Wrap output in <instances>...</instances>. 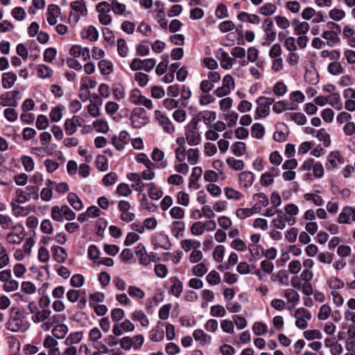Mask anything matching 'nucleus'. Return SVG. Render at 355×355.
<instances>
[{"label":"nucleus","mask_w":355,"mask_h":355,"mask_svg":"<svg viewBox=\"0 0 355 355\" xmlns=\"http://www.w3.org/2000/svg\"><path fill=\"white\" fill-rule=\"evenodd\" d=\"M24 318V315L19 308L12 307L10 309V320L7 322L8 329L13 332L25 330L26 325Z\"/></svg>","instance_id":"nucleus-1"},{"label":"nucleus","mask_w":355,"mask_h":355,"mask_svg":"<svg viewBox=\"0 0 355 355\" xmlns=\"http://www.w3.org/2000/svg\"><path fill=\"white\" fill-rule=\"evenodd\" d=\"M25 236L26 233L24 227L18 223L15 224L12 231L7 234L6 239L10 244L19 245L23 241Z\"/></svg>","instance_id":"nucleus-2"},{"label":"nucleus","mask_w":355,"mask_h":355,"mask_svg":"<svg viewBox=\"0 0 355 355\" xmlns=\"http://www.w3.org/2000/svg\"><path fill=\"white\" fill-rule=\"evenodd\" d=\"M294 317L296 318L295 325L302 329H304L308 326V321L311 318V314L309 310L305 308H299L295 311Z\"/></svg>","instance_id":"nucleus-3"},{"label":"nucleus","mask_w":355,"mask_h":355,"mask_svg":"<svg viewBox=\"0 0 355 355\" xmlns=\"http://www.w3.org/2000/svg\"><path fill=\"white\" fill-rule=\"evenodd\" d=\"M96 10L98 12V19L103 25H108L112 21V17L109 15L111 11V6L107 1H102L97 4Z\"/></svg>","instance_id":"nucleus-4"},{"label":"nucleus","mask_w":355,"mask_h":355,"mask_svg":"<svg viewBox=\"0 0 355 355\" xmlns=\"http://www.w3.org/2000/svg\"><path fill=\"white\" fill-rule=\"evenodd\" d=\"M186 139L190 146H196L200 142V135L198 132L197 122L190 123L186 132Z\"/></svg>","instance_id":"nucleus-5"},{"label":"nucleus","mask_w":355,"mask_h":355,"mask_svg":"<svg viewBox=\"0 0 355 355\" xmlns=\"http://www.w3.org/2000/svg\"><path fill=\"white\" fill-rule=\"evenodd\" d=\"M353 221H355V207H345L339 214L338 222L340 224H349Z\"/></svg>","instance_id":"nucleus-6"},{"label":"nucleus","mask_w":355,"mask_h":355,"mask_svg":"<svg viewBox=\"0 0 355 355\" xmlns=\"http://www.w3.org/2000/svg\"><path fill=\"white\" fill-rule=\"evenodd\" d=\"M155 119L159 122V125L162 126L165 132L172 133L174 131V127L168 117L164 116L159 110L155 112Z\"/></svg>","instance_id":"nucleus-7"},{"label":"nucleus","mask_w":355,"mask_h":355,"mask_svg":"<svg viewBox=\"0 0 355 355\" xmlns=\"http://www.w3.org/2000/svg\"><path fill=\"white\" fill-rule=\"evenodd\" d=\"M69 53L73 58H82L86 60L90 56L89 50L87 47H82L80 45H73L70 49Z\"/></svg>","instance_id":"nucleus-8"},{"label":"nucleus","mask_w":355,"mask_h":355,"mask_svg":"<svg viewBox=\"0 0 355 355\" xmlns=\"http://www.w3.org/2000/svg\"><path fill=\"white\" fill-rule=\"evenodd\" d=\"M60 13V8L55 4H51L48 6L46 19L51 26L57 23V17Z\"/></svg>","instance_id":"nucleus-9"},{"label":"nucleus","mask_w":355,"mask_h":355,"mask_svg":"<svg viewBox=\"0 0 355 355\" xmlns=\"http://www.w3.org/2000/svg\"><path fill=\"white\" fill-rule=\"evenodd\" d=\"M165 325L164 322L159 321L156 327L152 329L149 333V338L154 342H160L164 340V332L161 329L160 326L163 327Z\"/></svg>","instance_id":"nucleus-10"},{"label":"nucleus","mask_w":355,"mask_h":355,"mask_svg":"<svg viewBox=\"0 0 355 355\" xmlns=\"http://www.w3.org/2000/svg\"><path fill=\"white\" fill-rule=\"evenodd\" d=\"M291 24L294 28L295 33L298 35H306L310 29V26L307 22L300 21L297 19H294Z\"/></svg>","instance_id":"nucleus-11"},{"label":"nucleus","mask_w":355,"mask_h":355,"mask_svg":"<svg viewBox=\"0 0 355 355\" xmlns=\"http://www.w3.org/2000/svg\"><path fill=\"white\" fill-rule=\"evenodd\" d=\"M135 254L141 264L147 266L150 263V256L147 254L144 245L139 244L136 248Z\"/></svg>","instance_id":"nucleus-12"},{"label":"nucleus","mask_w":355,"mask_h":355,"mask_svg":"<svg viewBox=\"0 0 355 355\" xmlns=\"http://www.w3.org/2000/svg\"><path fill=\"white\" fill-rule=\"evenodd\" d=\"M340 33L336 32V31H326L323 32L322 36L327 40V44L329 46H333L340 42L338 35Z\"/></svg>","instance_id":"nucleus-13"},{"label":"nucleus","mask_w":355,"mask_h":355,"mask_svg":"<svg viewBox=\"0 0 355 355\" xmlns=\"http://www.w3.org/2000/svg\"><path fill=\"white\" fill-rule=\"evenodd\" d=\"M17 75L13 72H6L2 75V86L5 89L11 88L17 80Z\"/></svg>","instance_id":"nucleus-14"},{"label":"nucleus","mask_w":355,"mask_h":355,"mask_svg":"<svg viewBox=\"0 0 355 355\" xmlns=\"http://www.w3.org/2000/svg\"><path fill=\"white\" fill-rule=\"evenodd\" d=\"M53 259L58 263H64L67 258L64 248L60 246H53L51 248Z\"/></svg>","instance_id":"nucleus-15"},{"label":"nucleus","mask_w":355,"mask_h":355,"mask_svg":"<svg viewBox=\"0 0 355 355\" xmlns=\"http://www.w3.org/2000/svg\"><path fill=\"white\" fill-rule=\"evenodd\" d=\"M70 6L73 12L78 13L82 16H86L87 15L86 4L83 0L72 1L70 3Z\"/></svg>","instance_id":"nucleus-16"},{"label":"nucleus","mask_w":355,"mask_h":355,"mask_svg":"<svg viewBox=\"0 0 355 355\" xmlns=\"http://www.w3.org/2000/svg\"><path fill=\"white\" fill-rule=\"evenodd\" d=\"M131 318L134 321H138L142 327L149 324V320L142 310H137L131 313Z\"/></svg>","instance_id":"nucleus-17"},{"label":"nucleus","mask_w":355,"mask_h":355,"mask_svg":"<svg viewBox=\"0 0 355 355\" xmlns=\"http://www.w3.org/2000/svg\"><path fill=\"white\" fill-rule=\"evenodd\" d=\"M193 336L196 340L200 342L201 345L209 344L211 337L205 334L202 329H196L193 333Z\"/></svg>","instance_id":"nucleus-18"},{"label":"nucleus","mask_w":355,"mask_h":355,"mask_svg":"<svg viewBox=\"0 0 355 355\" xmlns=\"http://www.w3.org/2000/svg\"><path fill=\"white\" fill-rule=\"evenodd\" d=\"M171 286L169 293L176 297H179L182 292V283L177 277H172L170 279Z\"/></svg>","instance_id":"nucleus-19"},{"label":"nucleus","mask_w":355,"mask_h":355,"mask_svg":"<svg viewBox=\"0 0 355 355\" xmlns=\"http://www.w3.org/2000/svg\"><path fill=\"white\" fill-rule=\"evenodd\" d=\"M271 280L278 282L286 286H288L290 283L289 276L285 270H279L277 273L272 275Z\"/></svg>","instance_id":"nucleus-20"},{"label":"nucleus","mask_w":355,"mask_h":355,"mask_svg":"<svg viewBox=\"0 0 355 355\" xmlns=\"http://www.w3.org/2000/svg\"><path fill=\"white\" fill-rule=\"evenodd\" d=\"M239 180L243 187L248 188L250 187L254 182V175L251 172L244 171L240 173Z\"/></svg>","instance_id":"nucleus-21"},{"label":"nucleus","mask_w":355,"mask_h":355,"mask_svg":"<svg viewBox=\"0 0 355 355\" xmlns=\"http://www.w3.org/2000/svg\"><path fill=\"white\" fill-rule=\"evenodd\" d=\"M51 311L49 309H44L41 311H38L36 314L32 316V320L35 323L43 322L46 320L49 319Z\"/></svg>","instance_id":"nucleus-22"},{"label":"nucleus","mask_w":355,"mask_h":355,"mask_svg":"<svg viewBox=\"0 0 355 355\" xmlns=\"http://www.w3.org/2000/svg\"><path fill=\"white\" fill-rule=\"evenodd\" d=\"M97 85V82L95 80L89 79L87 77L83 78L81 79V87L80 91L85 92V98H87L89 94V88H94Z\"/></svg>","instance_id":"nucleus-23"},{"label":"nucleus","mask_w":355,"mask_h":355,"mask_svg":"<svg viewBox=\"0 0 355 355\" xmlns=\"http://www.w3.org/2000/svg\"><path fill=\"white\" fill-rule=\"evenodd\" d=\"M238 19L243 21H248L253 24H259L260 18L257 15L248 14L245 12H241L238 15Z\"/></svg>","instance_id":"nucleus-24"},{"label":"nucleus","mask_w":355,"mask_h":355,"mask_svg":"<svg viewBox=\"0 0 355 355\" xmlns=\"http://www.w3.org/2000/svg\"><path fill=\"white\" fill-rule=\"evenodd\" d=\"M67 332L68 327L64 324H58L55 325L52 330L53 336L58 339L64 338Z\"/></svg>","instance_id":"nucleus-25"},{"label":"nucleus","mask_w":355,"mask_h":355,"mask_svg":"<svg viewBox=\"0 0 355 355\" xmlns=\"http://www.w3.org/2000/svg\"><path fill=\"white\" fill-rule=\"evenodd\" d=\"M272 22L270 21L267 27L265 29L266 33V38L264 42H263V45L268 46L270 44L275 40L276 37V33L272 29Z\"/></svg>","instance_id":"nucleus-26"},{"label":"nucleus","mask_w":355,"mask_h":355,"mask_svg":"<svg viewBox=\"0 0 355 355\" xmlns=\"http://www.w3.org/2000/svg\"><path fill=\"white\" fill-rule=\"evenodd\" d=\"M67 200L74 209L79 211L82 209V201L75 193H69L67 195Z\"/></svg>","instance_id":"nucleus-27"},{"label":"nucleus","mask_w":355,"mask_h":355,"mask_svg":"<svg viewBox=\"0 0 355 355\" xmlns=\"http://www.w3.org/2000/svg\"><path fill=\"white\" fill-rule=\"evenodd\" d=\"M284 295L287 299L288 302L292 303L293 306H295L300 300L299 294L294 289L285 290Z\"/></svg>","instance_id":"nucleus-28"},{"label":"nucleus","mask_w":355,"mask_h":355,"mask_svg":"<svg viewBox=\"0 0 355 355\" xmlns=\"http://www.w3.org/2000/svg\"><path fill=\"white\" fill-rule=\"evenodd\" d=\"M12 218L6 214H0V226L4 230L12 229L15 227Z\"/></svg>","instance_id":"nucleus-29"},{"label":"nucleus","mask_w":355,"mask_h":355,"mask_svg":"<svg viewBox=\"0 0 355 355\" xmlns=\"http://www.w3.org/2000/svg\"><path fill=\"white\" fill-rule=\"evenodd\" d=\"M197 117L198 120H204L205 123H207L216 119V114L213 111H202L198 113Z\"/></svg>","instance_id":"nucleus-30"},{"label":"nucleus","mask_w":355,"mask_h":355,"mask_svg":"<svg viewBox=\"0 0 355 355\" xmlns=\"http://www.w3.org/2000/svg\"><path fill=\"white\" fill-rule=\"evenodd\" d=\"M265 134L264 127L259 123L252 125L251 128V135L257 139H261Z\"/></svg>","instance_id":"nucleus-31"},{"label":"nucleus","mask_w":355,"mask_h":355,"mask_svg":"<svg viewBox=\"0 0 355 355\" xmlns=\"http://www.w3.org/2000/svg\"><path fill=\"white\" fill-rule=\"evenodd\" d=\"M226 162L230 167L235 171H241L245 166L244 162L242 160L236 159L234 157H228Z\"/></svg>","instance_id":"nucleus-32"},{"label":"nucleus","mask_w":355,"mask_h":355,"mask_svg":"<svg viewBox=\"0 0 355 355\" xmlns=\"http://www.w3.org/2000/svg\"><path fill=\"white\" fill-rule=\"evenodd\" d=\"M341 162V157L338 153H331L328 157L327 163L326 166L327 168H334L338 163Z\"/></svg>","instance_id":"nucleus-33"},{"label":"nucleus","mask_w":355,"mask_h":355,"mask_svg":"<svg viewBox=\"0 0 355 355\" xmlns=\"http://www.w3.org/2000/svg\"><path fill=\"white\" fill-rule=\"evenodd\" d=\"M83 37L91 41H96L98 37V32L93 26H89L85 32L82 33Z\"/></svg>","instance_id":"nucleus-34"},{"label":"nucleus","mask_w":355,"mask_h":355,"mask_svg":"<svg viewBox=\"0 0 355 355\" xmlns=\"http://www.w3.org/2000/svg\"><path fill=\"white\" fill-rule=\"evenodd\" d=\"M98 66L101 73L104 75H108L112 72L113 66L112 64L109 61L105 60H101L98 62Z\"/></svg>","instance_id":"nucleus-35"},{"label":"nucleus","mask_w":355,"mask_h":355,"mask_svg":"<svg viewBox=\"0 0 355 355\" xmlns=\"http://www.w3.org/2000/svg\"><path fill=\"white\" fill-rule=\"evenodd\" d=\"M187 160L191 165L196 164L199 159V150L197 148H190L187 151Z\"/></svg>","instance_id":"nucleus-36"},{"label":"nucleus","mask_w":355,"mask_h":355,"mask_svg":"<svg viewBox=\"0 0 355 355\" xmlns=\"http://www.w3.org/2000/svg\"><path fill=\"white\" fill-rule=\"evenodd\" d=\"M220 61V66L225 69H231V57L227 52L222 51L220 56H218Z\"/></svg>","instance_id":"nucleus-37"},{"label":"nucleus","mask_w":355,"mask_h":355,"mask_svg":"<svg viewBox=\"0 0 355 355\" xmlns=\"http://www.w3.org/2000/svg\"><path fill=\"white\" fill-rule=\"evenodd\" d=\"M185 228V224L180 220L174 221L173 223L172 233L175 237L182 235V232Z\"/></svg>","instance_id":"nucleus-38"},{"label":"nucleus","mask_w":355,"mask_h":355,"mask_svg":"<svg viewBox=\"0 0 355 355\" xmlns=\"http://www.w3.org/2000/svg\"><path fill=\"white\" fill-rule=\"evenodd\" d=\"M37 71L38 76L42 78H50L53 73V70L44 64L39 65Z\"/></svg>","instance_id":"nucleus-39"},{"label":"nucleus","mask_w":355,"mask_h":355,"mask_svg":"<svg viewBox=\"0 0 355 355\" xmlns=\"http://www.w3.org/2000/svg\"><path fill=\"white\" fill-rule=\"evenodd\" d=\"M150 187L148 195L149 197L153 200H158L159 199L162 195L163 192L158 189L153 183H150L148 184Z\"/></svg>","instance_id":"nucleus-40"},{"label":"nucleus","mask_w":355,"mask_h":355,"mask_svg":"<svg viewBox=\"0 0 355 355\" xmlns=\"http://www.w3.org/2000/svg\"><path fill=\"white\" fill-rule=\"evenodd\" d=\"M81 293L85 294V292L80 290L70 289L67 293V298L70 302L75 303L78 301Z\"/></svg>","instance_id":"nucleus-41"},{"label":"nucleus","mask_w":355,"mask_h":355,"mask_svg":"<svg viewBox=\"0 0 355 355\" xmlns=\"http://www.w3.org/2000/svg\"><path fill=\"white\" fill-rule=\"evenodd\" d=\"M83 338L81 332L71 333L65 340L64 343L67 345H72L78 343Z\"/></svg>","instance_id":"nucleus-42"},{"label":"nucleus","mask_w":355,"mask_h":355,"mask_svg":"<svg viewBox=\"0 0 355 355\" xmlns=\"http://www.w3.org/2000/svg\"><path fill=\"white\" fill-rule=\"evenodd\" d=\"M128 292L130 297L137 299H143L145 296L144 291L135 286H130L128 288Z\"/></svg>","instance_id":"nucleus-43"},{"label":"nucleus","mask_w":355,"mask_h":355,"mask_svg":"<svg viewBox=\"0 0 355 355\" xmlns=\"http://www.w3.org/2000/svg\"><path fill=\"white\" fill-rule=\"evenodd\" d=\"M291 119L294 121L297 124L303 125L306 123V117L303 113L301 112H293L288 114Z\"/></svg>","instance_id":"nucleus-44"},{"label":"nucleus","mask_w":355,"mask_h":355,"mask_svg":"<svg viewBox=\"0 0 355 355\" xmlns=\"http://www.w3.org/2000/svg\"><path fill=\"white\" fill-rule=\"evenodd\" d=\"M0 105L3 107H16L17 106L18 103L16 102V100L12 101V98L9 96V93H6L0 96Z\"/></svg>","instance_id":"nucleus-45"},{"label":"nucleus","mask_w":355,"mask_h":355,"mask_svg":"<svg viewBox=\"0 0 355 355\" xmlns=\"http://www.w3.org/2000/svg\"><path fill=\"white\" fill-rule=\"evenodd\" d=\"M343 69L339 62H331L328 66V71L332 75H338L343 73Z\"/></svg>","instance_id":"nucleus-46"},{"label":"nucleus","mask_w":355,"mask_h":355,"mask_svg":"<svg viewBox=\"0 0 355 355\" xmlns=\"http://www.w3.org/2000/svg\"><path fill=\"white\" fill-rule=\"evenodd\" d=\"M207 281L210 285H217L220 282V277L218 272L211 270L207 275Z\"/></svg>","instance_id":"nucleus-47"},{"label":"nucleus","mask_w":355,"mask_h":355,"mask_svg":"<svg viewBox=\"0 0 355 355\" xmlns=\"http://www.w3.org/2000/svg\"><path fill=\"white\" fill-rule=\"evenodd\" d=\"M276 9L275 5L267 3L259 8V12L265 16L271 15L275 12Z\"/></svg>","instance_id":"nucleus-48"},{"label":"nucleus","mask_w":355,"mask_h":355,"mask_svg":"<svg viewBox=\"0 0 355 355\" xmlns=\"http://www.w3.org/2000/svg\"><path fill=\"white\" fill-rule=\"evenodd\" d=\"M226 313L225 308L219 304L214 305L210 309V314L213 317H223Z\"/></svg>","instance_id":"nucleus-49"},{"label":"nucleus","mask_w":355,"mask_h":355,"mask_svg":"<svg viewBox=\"0 0 355 355\" xmlns=\"http://www.w3.org/2000/svg\"><path fill=\"white\" fill-rule=\"evenodd\" d=\"M208 269L206 265L203 263H200L193 268V274L197 277H202L207 272Z\"/></svg>","instance_id":"nucleus-50"},{"label":"nucleus","mask_w":355,"mask_h":355,"mask_svg":"<svg viewBox=\"0 0 355 355\" xmlns=\"http://www.w3.org/2000/svg\"><path fill=\"white\" fill-rule=\"evenodd\" d=\"M144 96L141 95V92L138 89H134L131 91L130 95V101L132 103L137 105L141 103Z\"/></svg>","instance_id":"nucleus-51"},{"label":"nucleus","mask_w":355,"mask_h":355,"mask_svg":"<svg viewBox=\"0 0 355 355\" xmlns=\"http://www.w3.org/2000/svg\"><path fill=\"white\" fill-rule=\"evenodd\" d=\"M105 300V295L100 292H96L89 295V305L92 306L96 305L97 302H103Z\"/></svg>","instance_id":"nucleus-52"},{"label":"nucleus","mask_w":355,"mask_h":355,"mask_svg":"<svg viewBox=\"0 0 355 355\" xmlns=\"http://www.w3.org/2000/svg\"><path fill=\"white\" fill-rule=\"evenodd\" d=\"M117 175L114 172H110L103 177L102 182L104 185L110 186L114 184L117 181Z\"/></svg>","instance_id":"nucleus-53"},{"label":"nucleus","mask_w":355,"mask_h":355,"mask_svg":"<svg viewBox=\"0 0 355 355\" xmlns=\"http://www.w3.org/2000/svg\"><path fill=\"white\" fill-rule=\"evenodd\" d=\"M60 207L63 218L67 220L75 219L76 214L67 205H62Z\"/></svg>","instance_id":"nucleus-54"},{"label":"nucleus","mask_w":355,"mask_h":355,"mask_svg":"<svg viewBox=\"0 0 355 355\" xmlns=\"http://www.w3.org/2000/svg\"><path fill=\"white\" fill-rule=\"evenodd\" d=\"M110 6H111V10H112L113 12L117 15L123 14L124 11L125 10V8H126V6L125 4L118 2L116 0L112 1Z\"/></svg>","instance_id":"nucleus-55"},{"label":"nucleus","mask_w":355,"mask_h":355,"mask_svg":"<svg viewBox=\"0 0 355 355\" xmlns=\"http://www.w3.org/2000/svg\"><path fill=\"white\" fill-rule=\"evenodd\" d=\"M316 137L318 138V139L320 141H323L324 145L325 146H328L330 144V142H331L330 136L326 132V130L322 128V129L319 130L318 131Z\"/></svg>","instance_id":"nucleus-56"},{"label":"nucleus","mask_w":355,"mask_h":355,"mask_svg":"<svg viewBox=\"0 0 355 355\" xmlns=\"http://www.w3.org/2000/svg\"><path fill=\"white\" fill-rule=\"evenodd\" d=\"M245 150V144L242 141H237L232 146V152L236 156H241Z\"/></svg>","instance_id":"nucleus-57"},{"label":"nucleus","mask_w":355,"mask_h":355,"mask_svg":"<svg viewBox=\"0 0 355 355\" xmlns=\"http://www.w3.org/2000/svg\"><path fill=\"white\" fill-rule=\"evenodd\" d=\"M131 116H133L134 118L137 117L146 123L148 122V118L147 117L146 112L144 108L135 109Z\"/></svg>","instance_id":"nucleus-58"},{"label":"nucleus","mask_w":355,"mask_h":355,"mask_svg":"<svg viewBox=\"0 0 355 355\" xmlns=\"http://www.w3.org/2000/svg\"><path fill=\"white\" fill-rule=\"evenodd\" d=\"M277 173H263L261 178V184L263 186H269L273 182V178L277 176Z\"/></svg>","instance_id":"nucleus-59"},{"label":"nucleus","mask_w":355,"mask_h":355,"mask_svg":"<svg viewBox=\"0 0 355 355\" xmlns=\"http://www.w3.org/2000/svg\"><path fill=\"white\" fill-rule=\"evenodd\" d=\"M252 329L257 336H260L266 333L268 327L266 324L260 322H257L254 324Z\"/></svg>","instance_id":"nucleus-60"},{"label":"nucleus","mask_w":355,"mask_h":355,"mask_svg":"<svg viewBox=\"0 0 355 355\" xmlns=\"http://www.w3.org/2000/svg\"><path fill=\"white\" fill-rule=\"evenodd\" d=\"M3 114L5 118L10 122L15 121L18 117V113L15 109L11 107L6 108L4 110Z\"/></svg>","instance_id":"nucleus-61"},{"label":"nucleus","mask_w":355,"mask_h":355,"mask_svg":"<svg viewBox=\"0 0 355 355\" xmlns=\"http://www.w3.org/2000/svg\"><path fill=\"white\" fill-rule=\"evenodd\" d=\"M329 15L332 19L340 21L345 17V12L343 10L334 8L329 11Z\"/></svg>","instance_id":"nucleus-62"},{"label":"nucleus","mask_w":355,"mask_h":355,"mask_svg":"<svg viewBox=\"0 0 355 355\" xmlns=\"http://www.w3.org/2000/svg\"><path fill=\"white\" fill-rule=\"evenodd\" d=\"M220 327L223 331L227 334H233L234 331V322L231 320H223L221 321Z\"/></svg>","instance_id":"nucleus-63"},{"label":"nucleus","mask_w":355,"mask_h":355,"mask_svg":"<svg viewBox=\"0 0 355 355\" xmlns=\"http://www.w3.org/2000/svg\"><path fill=\"white\" fill-rule=\"evenodd\" d=\"M49 125V120L46 116L40 114L36 120V127L39 130H45Z\"/></svg>","instance_id":"nucleus-64"}]
</instances>
